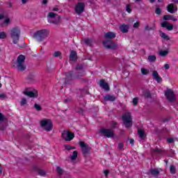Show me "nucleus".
<instances>
[{
    "mask_svg": "<svg viewBox=\"0 0 178 178\" xmlns=\"http://www.w3.org/2000/svg\"><path fill=\"white\" fill-rule=\"evenodd\" d=\"M116 97H115L114 95H106L104 97V101H110L111 102H113V101H115Z\"/></svg>",
    "mask_w": 178,
    "mask_h": 178,
    "instance_id": "obj_20",
    "label": "nucleus"
},
{
    "mask_svg": "<svg viewBox=\"0 0 178 178\" xmlns=\"http://www.w3.org/2000/svg\"><path fill=\"white\" fill-rule=\"evenodd\" d=\"M23 95L29 97V98H37L38 97V92L37 90L29 91V88H26L23 92Z\"/></svg>",
    "mask_w": 178,
    "mask_h": 178,
    "instance_id": "obj_13",
    "label": "nucleus"
},
{
    "mask_svg": "<svg viewBox=\"0 0 178 178\" xmlns=\"http://www.w3.org/2000/svg\"><path fill=\"white\" fill-rule=\"evenodd\" d=\"M132 102L134 105L136 106L138 104V97L134 98Z\"/></svg>",
    "mask_w": 178,
    "mask_h": 178,
    "instance_id": "obj_45",
    "label": "nucleus"
},
{
    "mask_svg": "<svg viewBox=\"0 0 178 178\" xmlns=\"http://www.w3.org/2000/svg\"><path fill=\"white\" fill-rule=\"evenodd\" d=\"M141 73H142V74L147 75V74H148L149 72H148V70H147L145 68H142Z\"/></svg>",
    "mask_w": 178,
    "mask_h": 178,
    "instance_id": "obj_41",
    "label": "nucleus"
},
{
    "mask_svg": "<svg viewBox=\"0 0 178 178\" xmlns=\"http://www.w3.org/2000/svg\"><path fill=\"white\" fill-rule=\"evenodd\" d=\"M122 119L126 129H130L133 126V118H131V113L129 112L124 113L122 115Z\"/></svg>",
    "mask_w": 178,
    "mask_h": 178,
    "instance_id": "obj_3",
    "label": "nucleus"
},
{
    "mask_svg": "<svg viewBox=\"0 0 178 178\" xmlns=\"http://www.w3.org/2000/svg\"><path fill=\"white\" fill-rule=\"evenodd\" d=\"M52 10H54V12H58L59 10V8H54L52 9Z\"/></svg>",
    "mask_w": 178,
    "mask_h": 178,
    "instance_id": "obj_61",
    "label": "nucleus"
},
{
    "mask_svg": "<svg viewBox=\"0 0 178 178\" xmlns=\"http://www.w3.org/2000/svg\"><path fill=\"white\" fill-rule=\"evenodd\" d=\"M48 35H49V30L41 29V30L37 31L33 34V38L35 39L36 41L41 42L43 40H44L45 38H47Z\"/></svg>",
    "mask_w": 178,
    "mask_h": 178,
    "instance_id": "obj_2",
    "label": "nucleus"
},
{
    "mask_svg": "<svg viewBox=\"0 0 178 178\" xmlns=\"http://www.w3.org/2000/svg\"><path fill=\"white\" fill-rule=\"evenodd\" d=\"M170 156H171V158H173V156H175V150H173V149H171L170 151Z\"/></svg>",
    "mask_w": 178,
    "mask_h": 178,
    "instance_id": "obj_53",
    "label": "nucleus"
},
{
    "mask_svg": "<svg viewBox=\"0 0 178 178\" xmlns=\"http://www.w3.org/2000/svg\"><path fill=\"white\" fill-rule=\"evenodd\" d=\"M149 173L152 175V176H154V177H158L159 176V170L157 168L150 169Z\"/></svg>",
    "mask_w": 178,
    "mask_h": 178,
    "instance_id": "obj_19",
    "label": "nucleus"
},
{
    "mask_svg": "<svg viewBox=\"0 0 178 178\" xmlns=\"http://www.w3.org/2000/svg\"><path fill=\"white\" fill-rule=\"evenodd\" d=\"M164 67L165 70H169V69L170 68V66H169V64H165Z\"/></svg>",
    "mask_w": 178,
    "mask_h": 178,
    "instance_id": "obj_56",
    "label": "nucleus"
},
{
    "mask_svg": "<svg viewBox=\"0 0 178 178\" xmlns=\"http://www.w3.org/2000/svg\"><path fill=\"white\" fill-rule=\"evenodd\" d=\"M38 173L40 175V176H45V175H47L45 170L40 169H38Z\"/></svg>",
    "mask_w": 178,
    "mask_h": 178,
    "instance_id": "obj_30",
    "label": "nucleus"
},
{
    "mask_svg": "<svg viewBox=\"0 0 178 178\" xmlns=\"http://www.w3.org/2000/svg\"><path fill=\"white\" fill-rule=\"evenodd\" d=\"M100 133L106 137L107 138H113L115 137V131L112 129L103 128L100 129Z\"/></svg>",
    "mask_w": 178,
    "mask_h": 178,
    "instance_id": "obj_8",
    "label": "nucleus"
},
{
    "mask_svg": "<svg viewBox=\"0 0 178 178\" xmlns=\"http://www.w3.org/2000/svg\"><path fill=\"white\" fill-rule=\"evenodd\" d=\"M161 38H163V40H166V41H169V40H170V38L162 31H161Z\"/></svg>",
    "mask_w": 178,
    "mask_h": 178,
    "instance_id": "obj_27",
    "label": "nucleus"
},
{
    "mask_svg": "<svg viewBox=\"0 0 178 178\" xmlns=\"http://www.w3.org/2000/svg\"><path fill=\"white\" fill-rule=\"evenodd\" d=\"M27 104V99L26 98H22L20 102L21 106H24Z\"/></svg>",
    "mask_w": 178,
    "mask_h": 178,
    "instance_id": "obj_35",
    "label": "nucleus"
},
{
    "mask_svg": "<svg viewBox=\"0 0 178 178\" xmlns=\"http://www.w3.org/2000/svg\"><path fill=\"white\" fill-rule=\"evenodd\" d=\"M34 108L36 109V111H42V108H41V106L39 104H35Z\"/></svg>",
    "mask_w": 178,
    "mask_h": 178,
    "instance_id": "obj_40",
    "label": "nucleus"
},
{
    "mask_svg": "<svg viewBox=\"0 0 178 178\" xmlns=\"http://www.w3.org/2000/svg\"><path fill=\"white\" fill-rule=\"evenodd\" d=\"M120 30L123 33H129V25H126L125 24H123L122 25L120 26Z\"/></svg>",
    "mask_w": 178,
    "mask_h": 178,
    "instance_id": "obj_22",
    "label": "nucleus"
},
{
    "mask_svg": "<svg viewBox=\"0 0 178 178\" xmlns=\"http://www.w3.org/2000/svg\"><path fill=\"white\" fill-rule=\"evenodd\" d=\"M117 124H118V123H117L116 122L113 121V122H111L112 128H113V129H115V127H116V125H117Z\"/></svg>",
    "mask_w": 178,
    "mask_h": 178,
    "instance_id": "obj_54",
    "label": "nucleus"
},
{
    "mask_svg": "<svg viewBox=\"0 0 178 178\" xmlns=\"http://www.w3.org/2000/svg\"><path fill=\"white\" fill-rule=\"evenodd\" d=\"M61 136L65 141H72V139L74 138V134L67 131H63L61 134Z\"/></svg>",
    "mask_w": 178,
    "mask_h": 178,
    "instance_id": "obj_11",
    "label": "nucleus"
},
{
    "mask_svg": "<svg viewBox=\"0 0 178 178\" xmlns=\"http://www.w3.org/2000/svg\"><path fill=\"white\" fill-rule=\"evenodd\" d=\"M40 125L46 131H51L52 130V121L49 119H44L40 121Z\"/></svg>",
    "mask_w": 178,
    "mask_h": 178,
    "instance_id": "obj_7",
    "label": "nucleus"
},
{
    "mask_svg": "<svg viewBox=\"0 0 178 178\" xmlns=\"http://www.w3.org/2000/svg\"><path fill=\"white\" fill-rule=\"evenodd\" d=\"M21 33L22 31H20V29L18 27H15L11 29L10 35L11 37V39L13 40V44H17V42H19V40H20Z\"/></svg>",
    "mask_w": 178,
    "mask_h": 178,
    "instance_id": "obj_4",
    "label": "nucleus"
},
{
    "mask_svg": "<svg viewBox=\"0 0 178 178\" xmlns=\"http://www.w3.org/2000/svg\"><path fill=\"white\" fill-rule=\"evenodd\" d=\"M126 10L128 13H131L132 10H131V7L130 6V5L127 4L126 6Z\"/></svg>",
    "mask_w": 178,
    "mask_h": 178,
    "instance_id": "obj_42",
    "label": "nucleus"
},
{
    "mask_svg": "<svg viewBox=\"0 0 178 178\" xmlns=\"http://www.w3.org/2000/svg\"><path fill=\"white\" fill-rule=\"evenodd\" d=\"M7 35H6V33L5 32H0V39L1 40H5V38H6Z\"/></svg>",
    "mask_w": 178,
    "mask_h": 178,
    "instance_id": "obj_38",
    "label": "nucleus"
},
{
    "mask_svg": "<svg viewBox=\"0 0 178 178\" xmlns=\"http://www.w3.org/2000/svg\"><path fill=\"white\" fill-rule=\"evenodd\" d=\"M85 44L89 47H91V45H92V40L90 39H85Z\"/></svg>",
    "mask_w": 178,
    "mask_h": 178,
    "instance_id": "obj_34",
    "label": "nucleus"
},
{
    "mask_svg": "<svg viewBox=\"0 0 178 178\" xmlns=\"http://www.w3.org/2000/svg\"><path fill=\"white\" fill-rule=\"evenodd\" d=\"M70 60L72 62H76V60H77V52H76V51H71L70 54Z\"/></svg>",
    "mask_w": 178,
    "mask_h": 178,
    "instance_id": "obj_17",
    "label": "nucleus"
},
{
    "mask_svg": "<svg viewBox=\"0 0 178 178\" xmlns=\"http://www.w3.org/2000/svg\"><path fill=\"white\" fill-rule=\"evenodd\" d=\"M170 171L172 175H175V173H176V168L175 167V165L170 166Z\"/></svg>",
    "mask_w": 178,
    "mask_h": 178,
    "instance_id": "obj_32",
    "label": "nucleus"
},
{
    "mask_svg": "<svg viewBox=\"0 0 178 178\" xmlns=\"http://www.w3.org/2000/svg\"><path fill=\"white\" fill-rule=\"evenodd\" d=\"M60 55H62V52H60L59 51H56L53 53V56L54 58H59V56H60Z\"/></svg>",
    "mask_w": 178,
    "mask_h": 178,
    "instance_id": "obj_29",
    "label": "nucleus"
},
{
    "mask_svg": "<svg viewBox=\"0 0 178 178\" xmlns=\"http://www.w3.org/2000/svg\"><path fill=\"white\" fill-rule=\"evenodd\" d=\"M129 143H130L131 145H134V139H130V140H129Z\"/></svg>",
    "mask_w": 178,
    "mask_h": 178,
    "instance_id": "obj_59",
    "label": "nucleus"
},
{
    "mask_svg": "<svg viewBox=\"0 0 178 178\" xmlns=\"http://www.w3.org/2000/svg\"><path fill=\"white\" fill-rule=\"evenodd\" d=\"M56 172H57V173L58 174V175H63V170L60 168V167H59V166H57V168H56Z\"/></svg>",
    "mask_w": 178,
    "mask_h": 178,
    "instance_id": "obj_36",
    "label": "nucleus"
},
{
    "mask_svg": "<svg viewBox=\"0 0 178 178\" xmlns=\"http://www.w3.org/2000/svg\"><path fill=\"white\" fill-rule=\"evenodd\" d=\"M165 95L169 102H175V101L177 99L175 92L171 89L167 90V91L165 92Z\"/></svg>",
    "mask_w": 178,
    "mask_h": 178,
    "instance_id": "obj_9",
    "label": "nucleus"
},
{
    "mask_svg": "<svg viewBox=\"0 0 178 178\" xmlns=\"http://www.w3.org/2000/svg\"><path fill=\"white\" fill-rule=\"evenodd\" d=\"M168 22H163L161 24V27H164L165 29H167L168 30V31H172V30H173V24H168Z\"/></svg>",
    "mask_w": 178,
    "mask_h": 178,
    "instance_id": "obj_18",
    "label": "nucleus"
},
{
    "mask_svg": "<svg viewBox=\"0 0 178 178\" xmlns=\"http://www.w3.org/2000/svg\"><path fill=\"white\" fill-rule=\"evenodd\" d=\"M72 102V97H66L63 100L64 104H70Z\"/></svg>",
    "mask_w": 178,
    "mask_h": 178,
    "instance_id": "obj_37",
    "label": "nucleus"
},
{
    "mask_svg": "<svg viewBox=\"0 0 178 178\" xmlns=\"http://www.w3.org/2000/svg\"><path fill=\"white\" fill-rule=\"evenodd\" d=\"M24 60H26V56L19 55L17 59L16 67L19 72H24L26 70V65H24Z\"/></svg>",
    "mask_w": 178,
    "mask_h": 178,
    "instance_id": "obj_5",
    "label": "nucleus"
},
{
    "mask_svg": "<svg viewBox=\"0 0 178 178\" xmlns=\"http://www.w3.org/2000/svg\"><path fill=\"white\" fill-rule=\"evenodd\" d=\"M152 76L153 79L156 80L157 83H161V81H162V77L159 76V74L158 73L157 71L152 72Z\"/></svg>",
    "mask_w": 178,
    "mask_h": 178,
    "instance_id": "obj_16",
    "label": "nucleus"
},
{
    "mask_svg": "<svg viewBox=\"0 0 178 178\" xmlns=\"http://www.w3.org/2000/svg\"><path fill=\"white\" fill-rule=\"evenodd\" d=\"M161 13H162V10H161V8H156L155 13L156 15H161Z\"/></svg>",
    "mask_w": 178,
    "mask_h": 178,
    "instance_id": "obj_47",
    "label": "nucleus"
},
{
    "mask_svg": "<svg viewBox=\"0 0 178 178\" xmlns=\"http://www.w3.org/2000/svg\"><path fill=\"white\" fill-rule=\"evenodd\" d=\"M64 147H65V149H67V151H70V149H74V147L70 145H65Z\"/></svg>",
    "mask_w": 178,
    "mask_h": 178,
    "instance_id": "obj_39",
    "label": "nucleus"
},
{
    "mask_svg": "<svg viewBox=\"0 0 178 178\" xmlns=\"http://www.w3.org/2000/svg\"><path fill=\"white\" fill-rule=\"evenodd\" d=\"M75 70H83V65H77L75 67Z\"/></svg>",
    "mask_w": 178,
    "mask_h": 178,
    "instance_id": "obj_46",
    "label": "nucleus"
},
{
    "mask_svg": "<svg viewBox=\"0 0 178 178\" xmlns=\"http://www.w3.org/2000/svg\"><path fill=\"white\" fill-rule=\"evenodd\" d=\"M65 80L66 81H69V80H73V79H81L83 77V73L78 72L75 74V76H73V71H70L69 72H67Z\"/></svg>",
    "mask_w": 178,
    "mask_h": 178,
    "instance_id": "obj_10",
    "label": "nucleus"
},
{
    "mask_svg": "<svg viewBox=\"0 0 178 178\" xmlns=\"http://www.w3.org/2000/svg\"><path fill=\"white\" fill-rule=\"evenodd\" d=\"M99 86L102 88H103V90H105V91H109V85H108V83H106L105 80H100Z\"/></svg>",
    "mask_w": 178,
    "mask_h": 178,
    "instance_id": "obj_15",
    "label": "nucleus"
},
{
    "mask_svg": "<svg viewBox=\"0 0 178 178\" xmlns=\"http://www.w3.org/2000/svg\"><path fill=\"white\" fill-rule=\"evenodd\" d=\"M167 10L170 13H175V10H176V8H175V6L172 3L168 4L167 6Z\"/></svg>",
    "mask_w": 178,
    "mask_h": 178,
    "instance_id": "obj_24",
    "label": "nucleus"
},
{
    "mask_svg": "<svg viewBox=\"0 0 178 178\" xmlns=\"http://www.w3.org/2000/svg\"><path fill=\"white\" fill-rule=\"evenodd\" d=\"M143 97L145 98H151V92H149V90L145 89L143 90Z\"/></svg>",
    "mask_w": 178,
    "mask_h": 178,
    "instance_id": "obj_23",
    "label": "nucleus"
},
{
    "mask_svg": "<svg viewBox=\"0 0 178 178\" xmlns=\"http://www.w3.org/2000/svg\"><path fill=\"white\" fill-rule=\"evenodd\" d=\"M5 120V116H3V114L0 113V122H3Z\"/></svg>",
    "mask_w": 178,
    "mask_h": 178,
    "instance_id": "obj_51",
    "label": "nucleus"
},
{
    "mask_svg": "<svg viewBox=\"0 0 178 178\" xmlns=\"http://www.w3.org/2000/svg\"><path fill=\"white\" fill-rule=\"evenodd\" d=\"M76 112H78V113H80V115H83V113H84V110L82 108H81L76 110Z\"/></svg>",
    "mask_w": 178,
    "mask_h": 178,
    "instance_id": "obj_49",
    "label": "nucleus"
},
{
    "mask_svg": "<svg viewBox=\"0 0 178 178\" xmlns=\"http://www.w3.org/2000/svg\"><path fill=\"white\" fill-rule=\"evenodd\" d=\"M145 30H147V31H150V30H155V24H153V27H149V26L146 25Z\"/></svg>",
    "mask_w": 178,
    "mask_h": 178,
    "instance_id": "obj_31",
    "label": "nucleus"
},
{
    "mask_svg": "<svg viewBox=\"0 0 178 178\" xmlns=\"http://www.w3.org/2000/svg\"><path fill=\"white\" fill-rule=\"evenodd\" d=\"M147 59L150 63L155 62L156 60V56L155 55L149 56Z\"/></svg>",
    "mask_w": 178,
    "mask_h": 178,
    "instance_id": "obj_28",
    "label": "nucleus"
},
{
    "mask_svg": "<svg viewBox=\"0 0 178 178\" xmlns=\"http://www.w3.org/2000/svg\"><path fill=\"white\" fill-rule=\"evenodd\" d=\"M124 147V145L123 143H120L118 144V149H119L122 150Z\"/></svg>",
    "mask_w": 178,
    "mask_h": 178,
    "instance_id": "obj_48",
    "label": "nucleus"
},
{
    "mask_svg": "<svg viewBox=\"0 0 178 178\" xmlns=\"http://www.w3.org/2000/svg\"><path fill=\"white\" fill-rule=\"evenodd\" d=\"M47 3H48V0H43L42 1V4L43 5H47Z\"/></svg>",
    "mask_w": 178,
    "mask_h": 178,
    "instance_id": "obj_60",
    "label": "nucleus"
},
{
    "mask_svg": "<svg viewBox=\"0 0 178 178\" xmlns=\"http://www.w3.org/2000/svg\"><path fill=\"white\" fill-rule=\"evenodd\" d=\"M171 19H172V15H167L163 16L164 20H171Z\"/></svg>",
    "mask_w": 178,
    "mask_h": 178,
    "instance_id": "obj_44",
    "label": "nucleus"
},
{
    "mask_svg": "<svg viewBox=\"0 0 178 178\" xmlns=\"http://www.w3.org/2000/svg\"><path fill=\"white\" fill-rule=\"evenodd\" d=\"M80 147L82 149V154L83 155H86V154H88L91 149L88 145L86 144L84 142H80L79 143Z\"/></svg>",
    "mask_w": 178,
    "mask_h": 178,
    "instance_id": "obj_14",
    "label": "nucleus"
},
{
    "mask_svg": "<svg viewBox=\"0 0 178 178\" xmlns=\"http://www.w3.org/2000/svg\"><path fill=\"white\" fill-rule=\"evenodd\" d=\"M84 9H86V4L83 2H79L74 8L75 13L76 15H81L84 12Z\"/></svg>",
    "mask_w": 178,
    "mask_h": 178,
    "instance_id": "obj_12",
    "label": "nucleus"
},
{
    "mask_svg": "<svg viewBox=\"0 0 178 178\" xmlns=\"http://www.w3.org/2000/svg\"><path fill=\"white\" fill-rule=\"evenodd\" d=\"M78 154H79V152H77V151H74L72 154L70 156L71 161H76V159H77Z\"/></svg>",
    "mask_w": 178,
    "mask_h": 178,
    "instance_id": "obj_25",
    "label": "nucleus"
},
{
    "mask_svg": "<svg viewBox=\"0 0 178 178\" xmlns=\"http://www.w3.org/2000/svg\"><path fill=\"white\" fill-rule=\"evenodd\" d=\"M9 22H10V19L9 18L6 19L4 22L3 24H8L9 23Z\"/></svg>",
    "mask_w": 178,
    "mask_h": 178,
    "instance_id": "obj_57",
    "label": "nucleus"
},
{
    "mask_svg": "<svg viewBox=\"0 0 178 178\" xmlns=\"http://www.w3.org/2000/svg\"><path fill=\"white\" fill-rule=\"evenodd\" d=\"M0 130H2V131L5 130V127L0 126Z\"/></svg>",
    "mask_w": 178,
    "mask_h": 178,
    "instance_id": "obj_63",
    "label": "nucleus"
},
{
    "mask_svg": "<svg viewBox=\"0 0 178 178\" xmlns=\"http://www.w3.org/2000/svg\"><path fill=\"white\" fill-rule=\"evenodd\" d=\"M167 143L168 144H173V143H175V139L173 138H167Z\"/></svg>",
    "mask_w": 178,
    "mask_h": 178,
    "instance_id": "obj_43",
    "label": "nucleus"
},
{
    "mask_svg": "<svg viewBox=\"0 0 178 178\" xmlns=\"http://www.w3.org/2000/svg\"><path fill=\"white\" fill-rule=\"evenodd\" d=\"M168 54H169V51L167 50L159 51V55H161V56H166V55H168Z\"/></svg>",
    "mask_w": 178,
    "mask_h": 178,
    "instance_id": "obj_33",
    "label": "nucleus"
},
{
    "mask_svg": "<svg viewBox=\"0 0 178 178\" xmlns=\"http://www.w3.org/2000/svg\"><path fill=\"white\" fill-rule=\"evenodd\" d=\"M139 26H140V22H137L134 24V29H138Z\"/></svg>",
    "mask_w": 178,
    "mask_h": 178,
    "instance_id": "obj_52",
    "label": "nucleus"
},
{
    "mask_svg": "<svg viewBox=\"0 0 178 178\" xmlns=\"http://www.w3.org/2000/svg\"><path fill=\"white\" fill-rule=\"evenodd\" d=\"M138 134L140 138L143 139V138H144V137H145V134L144 132V130H143V129H138Z\"/></svg>",
    "mask_w": 178,
    "mask_h": 178,
    "instance_id": "obj_26",
    "label": "nucleus"
},
{
    "mask_svg": "<svg viewBox=\"0 0 178 178\" xmlns=\"http://www.w3.org/2000/svg\"><path fill=\"white\" fill-rule=\"evenodd\" d=\"M165 152V150H162L159 148H155L152 149V153L154 154L155 155H162Z\"/></svg>",
    "mask_w": 178,
    "mask_h": 178,
    "instance_id": "obj_21",
    "label": "nucleus"
},
{
    "mask_svg": "<svg viewBox=\"0 0 178 178\" xmlns=\"http://www.w3.org/2000/svg\"><path fill=\"white\" fill-rule=\"evenodd\" d=\"M28 1L29 0H22V2L23 4H24V3H27Z\"/></svg>",
    "mask_w": 178,
    "mask_h": 178,
    "instance_id": "obj_62",
    "label": "nucleus"
},
{
    "mask_svg": "<svg viewBox=\"0 0 178 178\" xmlns=\"http://www.w3.org/2000/svg\"><path fill=\"white\" fill-rule=\"evenodd\" d=\"M104 176H105V177H108V175H109V171L108 170H104Z\"/></svg>",
    "mask_w": 178,
    "mask_h": 178,
    "instance_id": "obj_50",
    "label": "nucleus"
},
{
    "mask_svg": "<svg viewBox=\"0 0 178 178\" xmlns=\"http://www.w3.org/2000/svg\"><path fill=\"white\" fill-rule=\"evenodd\" d=\"M47 20L49 23L52 24H59V22H60V16L58 15V14L55 13H49L47 15Z\"/></svg>",
    "mask_w": 178,
    "mask_h": 178,
    "instance_id": "obj_6",
    "label": "nucleus"
},
{
    "mask_svg": "<svg viewBox=\"0 0 178 178\" xmlns=\"http://www.w3.org/2000/svg\"><path fill=\"white\" fill-rule=\"evenodd\" d=\"M0 98H1V99H5V98H6V95H5V94H1V95H0Z\"/></svg>",
    "mask_w": 178,
    "mask_h": 178,
    "instance_id": "obj_55",
    "label": "nucleus"
},
{
    "mask_svg": "<svg viewBox=\"0 0 178 178\" xmlns=\"http://www.w3.org/2000/svg\"><path fill=\"white\" fill-rule=\"evenodd\" d=\"M121 134H124V130L123 129L121 130Z\"/></svg>",
    "mask_w": 178,
    "mask_h": 178,
    "instance_id": "obj_64",
    "label": "nucleus"
},
{
    "mask_svg": "<svg viewBox=\"0 0 178 178\" xmlns=\"http://www.w3.org/2000/svg\"><path fill=\"white\" fill-rule=\"evenodd\" d=\"M171 20H172V22H177V18L174 17L173 15H171Z\"/></svg>",
    "mask_w": 178,
    "mask_h": 178,
    "instance_id": "obj_58",
    "label": "nucleus"
},
{
    "mask_svg": "<svg viewBox=\"0 0 178 178\" xmlns=\"http://www.w3.org/2000/svg\"><path fill=\"white\" fill-rule=\"evenodd\" d=\"M116 38V33L114 32H107L104 35V38L106 41H103V45L107 49H116L118 48V44L115 43L111 40Z\"/></svg>",
    "mask_w": 178,
    "mask_h": 178,
    "instance_id": "obj_1",
    "label": "nucleus"
}]
</instances>
